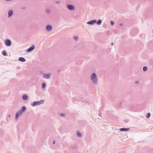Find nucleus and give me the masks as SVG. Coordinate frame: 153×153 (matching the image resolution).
<instances>
[{"label":"nucleus","mask_w":153,"mask_h":153,"mask_svg":"<svg viewBox=\"0 0 153 153\" xmlns=\"http://www.w3.org/2000/svg\"><path fill=\"white\" fill-rule=\"evenodd\" d=\"M8 117H10V114H9L8 115Z\"/></svg>","instance_id":"cd10ccee"},{"label":"nucleus","mask_w":153,"mask_h":153,"mask_svg":"<svg viewBox=\"0 0 153 153\" xmlns=\"http://www.w3.org/2000/svg\"><path fill=\"white\" fill-rule=\"evenodd\" d=\"M22 98L24 100H26L28 99V96L26 95L23 96Z\"/></svg>","instance_id":"2eb2a0df"},{"label":"nucleus","mask_w":153,"mask_h":153,"mask_svg":"<svg viewBox=\"0 0 153 153\" xmlns=\"http://www.w3.org/2000/svg\"><path fill=\"white\" fill-rule=\"evenodd\" d=\"M150 116V114L149 113H147V118H149Z\"/></svg>","instance_id":"412c9836"},{"label":"nucleus","mask_w":153,"mask_h":153,"mask_svg":"<svg viewBox=\"0 0 153 153\" xmlns=\"http://www.w3.org/2000/svg\"><path fill=\"white\" fill-rule=\"evenodd\" d=\"M76 135L77 137H81L82 136L81 133L79 132H78L77 133Z\"/></svg>","instance_id":"4468645a"},{"label":"nucleus","mask_w":153,"mask_h":153,"mask_svg":"<svg viewBox=\"0 0 153 153\" xmlns=\"http://www.w3.org/2000/svg\"><path fill=\"white\" fill-rule=\"evenodd\" d=\"M35 46L34 45H32L31 47H30L27 50V52H30L32 51L35 48Z\"/></svg>","instance_id":"0eeeda50"},{"label":"nucleus","mask_w":153,"mask_h":153,"mask_svg":"<svg viewBox=\"0 0 153 153\" xmlns=\"http://www.w3.org/2000/svg\"><path fill=\"white\" fill-rule=\"evenodd\" d=\"M26 109V107L25 106H23L20 110L16 113L15 114L16 120H17L18 117L20 116L25 111Z\"/></svg>","instance_id":"f257e3e1"},{"label":"nucleus","mask_w":153,"mask_h":153,"mask_svg":"<svg viewBox=\"0 0 153 153\" xmlns=\"http://www.w3.org/2000/svg\"><path fill=\"white\" fill-rule=\"evenodd\" d=\"M152 33H153V30H152Z\"/></svg>","instance_id":"7c9ffc66"},{"label":"nucleus","mask_w":153,"mask_h":153,"mask_svg":"<svg viewBox=\"0 0 153 153\" xmlns=\"http://www.w3.org/2000/svg\"><path fill=\"white\" fill-rule=\"evenodd\" d=\"M129 130V128H122L120 129V131H127Z\"/></svg>","instance_id":"f8f14e48"},{"label":"nucleus","mask_w":153,"mask_h":153,"mask_svg":"<svg viewBox=\"0 0 153 153\" xmlns=\"http://www.w3.org/2000/svg\"><path fill=\"white\" fill-rule=\"evenodd\" d=\"M120 26H122L123 25V24L122 23H120Z\"/></svg>","instance_id":"bb28decb"},{"label":"nucleus","mask_w":153,"mask_h":153,"mask_svg":"<svg viewBox=\"0 0 153 153\" xmlns=\"http://www.w3.org/2000/svg\"><path fill=\"white\" fill-rule=\"evenodd\" d=\"M45 11L47 14H50L51 13V11L48 8L46 9L45 10Z\"/></svg>","instance_id":"ddd939ff"},{"label":"nucleus","mask_w":153,"mask_h":153,"mask_svg":"<svg viewBox=\"0 0 153 153\" xmlns=\"http://www.w3.org/2000/svg\"><path fill=\"white\" fill-rule=\"evenodd\" d=\"M67 7L69 10H74L75 9V7L74 6L71 4H67L66 6Z\"/></svg>","instance_id":"20e7f679"},{"label":"nucleus","mask_w":153,"mask_h":153,"mask_svg":"<svg viewBox=\"0 0 153 153\" xmlns=\"http://www.w3.org/2000/svg\"><path fill=\"white\" fill-rule=\"evenodd\" d=\"M113 45V43H112L111 44V45Z\"/></svg>","instance_id":"c756f323"},{"label":"nucleus","mask_w":153,"mask_h":153,"mask_svg":"<svg viewBox=\"0 0 153 153\" xmlns=\"http://www.w3.org/2000/svg\"><path fill=\"white\" fill-rule=\"evenodd\" d=\"M128 122V121L127 120H126V123H127V122Z\"/></svg>","instance_id":"c85d7f7f"},{"label":"nucleus","mask_w":153,"mask_h":153,"mask_svg":"<svg viewBox=\"0 0 153 153\" xmlns=\"http://www.w3.org/2000/svg\"><path fill=\"white\" fill-rule=\"evenodd\" d=\"M143 70L144 71H146L147 70V68L146 66H144L143 67Z\"/></svg>","instance_id":"a211bd4d"},{"label":"nucleus","mask_w":153,"mask_h":153,"mask_svg":"<svg viewBox=\"0 0 153 153\" xmlns=\"http://www.w3.org/2000/svg\"><path fill=\"white\" fill-rule=\"evenodd\" d=\"M90 79L92 81L93 83L94 84L97 85L98 80L97 79V76L94 73H93L90 76Z\"/></svg>","instance_id":"f03ea898"},{"label":"nucleus","mask_w":153,"mask_h":153,"mask_svg":"<svg viewBox=\"0 0 153 153\" xmlns=\"http://www.w3.org/2000/svg\"><path fill=\"white\" fill-rule=\"evenodd\" d=\"M5 45L7 46H10L11 45V41L9 39H6L5 41Z\"/></svg>","instance_id":"423d86ee"},{"label":"nucleus","mask_w":153,"mask_h":153,"mask_svg":"<svg viewBox=\"0 0 153 153\" xmlns=\"http://www.w3.org/2000/svg\"><path fill=\"white\" fill-rule=\"evenodd\" d=\"M13 13V9H11L8 12V17H11Z\"/></svg>","instance_id":"9d476101"},{"label":"nucleus","mask_w":153,"mask_h":153,"mask_svg":"<svg viewBox=\"0 0 153 153\" xmlns=\"http://www.w3.org/2000/svg\"><path fill=\"white\" fill-rule=\"evenodd\" d=\"M96 20L95 19H94L88 22H87V24L88 25H93L94 24L96 23Z\"/></svg>","instance_id":"39448f33"},{"label":"nucleus","mask_w":153,"mask_h":153,"mask_svg":"<svg viewBox=\"0 0 153 153\" xmlns=\"http://www.w3.org/2000/svg\"><path fill=\"white\" fill-rule=\"evenodd\" d=\"M50 73L48 74H44L43 75V77L45 78L48 79L50 78Z\"/></svg>","instance_id":"6e6552de"},{"label":"nucleus","mask_w":153,"mask_h":153,"mask_svg":"<svg viewBox=\"0 0 153 153\" xmlns=\"http://www.w3.org/2000/svg\"><path fill=\"white\" fill-rule=\"evenodd\" d=\"M2 54L4 56H6L7 55V52L5 50L3 51L2 52Z\"/></svg>","instance_id":"f3484780"},{"label":"nucleus","mask_w":153,"mask_h":153,"mask_svg":"<svg viewBox=\"0 0 153 153\" xmlns=\"http://www.w3.org/2000/svg\"><path fill=\"white\" fill-rule=\"evenodd\" d=\"M46 29L47 31H50L52 29V27L51 25H48L46 26Z\"/></svg>","instance_id":"1a4fd4ad"},{"label":"nucleus","mask_w":153,"mask_h":153,"mask_svg":"<svg viewBox=\"0 0 153 153\" xmlns=\"http://www.w3.org/2000/svg\"><path fill=\"white\" fill-rule=\"evenodd\" d=\"M110 23L111 25H114V23L112 21H111L110 22Z\"/></svg>","instance_id":"4be33fe9"},{"label":"nucleus","mask_w":153,"mask_h":153,"mask_svg":"<svg viewBox=\"0 0 153 153\" xmlns=\"http://www.w3.org/2000/svg\"><path fill=\"white\" fill-rule=\"evenodd\" d=\"M138 83V81H136L135 82V83L136 84H137Z\"/></svg>","instance_id":"a878e982"},{"label":"nucleus","mask_w":153,"mask_h":153,"mask_svg":"<svg viewBox=\"0 0 153 153\" xmlns=\"http://www.w3.org/2000/svg\"><path fill=\"white\" fill-rule=\"evenodd\" d=\"M19 60L22 62H25V59L22 57H20L19 58Z\"/></svg>","instance_id":"9b49d317"},{"label":"nucleus","mask_w":153,"mask_h":153,"mask_svg":"<svg viewBox=\"0 0 153 153\" xmlns=\"http://www.w3.org/2000/svg\"><path fill=\"white\" fill-rule=\"evenodd\" d=\"M55 143H56L55 141V140H53V144H55Z\"/></svg>","instance_id":"b1692460"},{"label":"nucleus","mask_w":153,"mask_h":153,"mask_svg":"<svg viewBox=\"0 0 153 153\" xmlns=\"http://www.w3.org/2000/svg\"><path fill=\"white\" fill-rule=\"evenodd\" d=\"M56 2V3H58H58H60V2L59 1H56V2Z\"/></svg>","instance_id":"393cba45"},{"label":"nucleus","mask_w":153,"mask_h":153,"mask_svg":"<svg viewBox=\"0 0 153 153\" xmlns=\"http://www.w3.org/2000/svg\"><path fill=\"white\" fill-rule=\"evenodd\" d=\"M44 102V100H41L39 101H35L33 103H32L31 105L33 106H34L36 105H38L42 104Z\"/></svg>","instance_id":"7ed1b4c3"},{"label":"nucleus","mask_w":153,"mask_h":153,"mask_svg":"<svg viewBox=\"0 0 153 153\" xmlns=\"http://www.w3.org/2000/svg\"><path fill=\"white\" fill-rule=\"evenodd\" d=\"M60 115L61 116L64 117L65 116V115L64 114H61Z\"/></svg>","instance_id":"5701e85b"},{"label":"nucleus","mask_w":153,"mask_h":153,"mask_svg":"<svg viewBox=\"0 0 153 153\" xmlns=\"http://www.w3.org/2000/svg\"><path fill=\"white\" fill-rule=\"evenodd\" d=\"M46 86V85L45 83H43L42 85V88H44Z\"/></svg>","instance_id":"aec40b11"},{"label":"nucleus","mask_w":153,"mask_h":153,"mask_svg":"<svg viewBox=\"0 0 153 153\" xmlns=\"http://www.w3.org/2000/svg\"><path fill=\"white\" fill-rule=\"evenodd\" d=\"M102 22V21L101 19L98 20L97 22H96L97 24L98 25H100Z\"/></svg>","instance_id":"dca6fc26"},{"label":"nucleus","mask_w":153,"mask_h":153,"mask_svg":"<svg viewBox=\"0 0 153 153\" xmlns=\"http://www.w3.org/2000/svg\"><path fill=\"white\" fill-rule=\"evenodd\" d=\"M73 38L75 41H77L78 39V36H74Z\"/></svg>","instance_id":"6ab92c4d"}]
</instances>
